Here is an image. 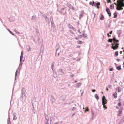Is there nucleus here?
Listing matches in <instances>:
<instances>
[{
  "label": "nucleus",
  "mask_w": 124,
  "mask_h": 124,
  "mask_svg": "<svg viewBox=\"0 0 124 124\" xmlns=\"http://www.w3.org/2000/svg\"><path fill=\"white\" fill-rule=\"evenodd\" d=\"M84 11H82V12L80 13V14L79 15V18L80 19H81V17L83 16V14L84 13Z\"/></svg>",
  "instance_id": "obj_19"
},
{
  "label": "nucleus",
  "mask_w": 124,
  "mask_h": 124,
  "mask_svg": "<svg viewBox=\"0 0 124 124\" xmlns=\"http://www.w3.org/2000/svg\"><path fill=\"white\" fill-rule=\"evenodd\" d=\"M62 122V121L61 122H57L54 123V124H61V123Z\"/></svg>",
  "instance_id": "obj_41"
},
{
  "label": "nucleus",
  "mask_w": 124,
  "mask_h": 124,
  "mask_svg": "<svg viewBox=\"0 0 124 124\" xmlns=\"http://www.w3.org/2000/svg\"><path fill=\"white\" fill-rule=\"evenodd\" d=\"M26 92V90L23 87L22 89V92L21 94H25V92Z\"/></svg>",
  "instance_id": "obj_9"
},
{
  "label": "nucleus",
  "mask_w": 124,
  "mask_h": 124,
  "mask_svg": "<svg viewBox=\"0 0 124 124\" xmlns=\"http://www.w3.org/2000/svg\"><path fill=\"white\" fill-rule=\"evenodd\" d=\"M116 68L117 70H121V65H119L117 67V66H116Z\"/></svg>",
  "instance_id": "obj_17"
},
{
  "label": "nucleus",
  "mask_w": 124,
  "mask_h": 124,
  "mask_svg": "<svg viewBox=\"0 0 124 124\" xmlns=\"http://www.w3.org/2000/svg\"><path fill=\"white\" fill-rule=\"evenodd\" d=\"M81 84L80 83H78L76 85L77 86H76L77 87H79V86H81Z\"/></svg>",
  "instance_id": "obj_33"
},
{
  "label": "nucleus",
  "mask_w": 124,
  "mask_h": 124,
  "mask_svg": "<svg viewBox=\"0 0 124 124\" xmlns=\"http://www.w3.org/2000/svg\"><path fill=\"white\" fill-rule=\"evenodd\" d=\"M88 110H89V109H88V107H86V108L85 109V113L87 111H88Z\"/></svg>",
  "instance_id": "obj_39"
},
{
  "label": "nucleus",
  "mask_w": 124,
  "mask_h": 124,
  "mask_svg": "<svg viewBox=\"0 0 124 124\" xmlns=\"http://www.w3.org/2000/svg\"><path fill=\"white\" fill-rule=\"evenodd\" d=\"M113 15L114 16L113 18H116L117 17V12H115L114 13Z\"/></svg>",
  "instance_id": "obj_25"
},
{
  "label": "nucleus",
  "mask_w": 124,
  "mask_h": 124,
  "mask_svg": "<svg viewBox=\"0 0 124 124\" xmlns=\"http://www.w3.org/2000/svg\"><path fill=\"white\" fill-rule=\"evenodd\" d=\"M113 69L112 68H109V70L110 71H113Z\"/></svg>",
  "instance_id": "obj_45"
},
{
  "label": "nucleus",
  "mask_w": 124,
  "mask_h": 124,
  "mask_svg": "<svg viewBox=\"0 0 124 124\" xmlns=\"http://www.w3.org/2000/svg\"><path fill=\"white\" fill-rule=\"evenodd\" d=\"M70 25L71 26V27H70V28L73 30H74L75 31H76V29L74 27H73V26H72L71 25H70Z\"/></svg>",
  "instance_id": "obj_40"
},
{
  "label": "nucleus",
  "mask_w": 124,
  "mask_h": 124,
  "mask_svg": "<svg viewBox=\"0 0 124 124\" xmlns=\"http://www.w3.org/2000/svg\"><path fill=\"white\" fill-rule=\"evenodd\" d=\"M32 111L34 114H35L36 113V111L34 107H32Z\"/></svg>",
  "instance_id": "obj_35"
},
{
  "label": "nucleus",
  "mask_w": 124,
  "mask_h": 124,
  "mask_svg": "<svg viewBox=\"0 0 124 124\" xmlns=\"http://www.w3.org/2000/svg\"><path fill=\"white\" fill-rule=\"evenodd\" d=\"M22 99L24 101L25 100L26 96L25 94H22Z\"/></svg>",
  "instance_id": "obj_8"
},
{
  "label": "nucleus",
  "mask_w": 124,
  "mask_h": 124,
  "mask_svg": "<svg viewBox=\"0 0 124 124\" xmlns=\"http://www.w3.org/2000/svg\"><path fill=\"white\" fill-rule=\"evenodd\" d=\"M55 99H51L50 101L52 102V103H53L54 102V100Z\"/></svg>",
  "instance_id": "obj_47"
},
{
  "label": "nucleus",
  "mask_w": 124,
  "mask_h": 124,
  "mask_svg": "<svg viewBox=\"0 0 124 124\" xmlns=\"http://www.w3.org/2000/svg\"><path fill=\"white\" fill-rule=\"evenodd\" d=\"M50 20L51 22H53V17L52 16H51L50 17Z\"/></svg>",
  "instance_id": "obj_37"
},
{
  "label": "nucleus",
  "mask_w": 124,
  "mask_h": 124,
  "mask_svg": "<svg viewBox=\"0 0 124 124\" xmlns=\"http://www.w3.org/2000/svg\"><path fill=\"white\" fill-rule=\"evenodd\" d=\"M122 30H118L117 31V33L118 34H121L122 33Z\"/></svg>",
  "instance_id": "obj_13"
},
{
  "label": "nucleus",
  "mask_w": 124,
  "mask_h": 124,
  "mask_svg": "<svg viewBox=\"0 0 124 124\" xmlns=\"http://www.w3.org/2000/svg\"><path fill=\"white\" fill-rule=\"evenodd\" d=\"M22 67H21V66H20L19 65V67L18 69H17L16 70L15 73V81L16 79V77L17 76V73L18 72V69H19V70H20V69H21V68Z\"/></svg>",
  "instance_id": "obj_3"
},
{
  "label": "nucleus",
  "mask_w": 124,
  "mask_h": 124,
  "mask_svg": "<svg viewBox=\"0 0 124 124\" xmlns=\"http://www.w3.org/2000/svg\"><path fill=\"white\" fill-rule=\"evenodd\" d=\"M44 46L43 45H42L41 46L40 49L43 50Z\"/></svg>",
  "instance_id": "obj_46"
},
{
  "label": "nucleus",
  "mask_w": 124,
  "mask_h": 124,
  "mask_svg": "<svg viewBox=\"0 0 124 124\" xmlns=\"http://www.w3.org/2000/svg\"><path fill=\"white\" fill-rule=\"evenodd\" d=\"M58 72H62L63 73H64V72L62 71V69H60L59 70Z\"/></svg>",
  "instance_id": "obj_42"
},
{
  "label": "nucleus",
  "mask_w": 124,
  "mask_h": 124,
  "mask_svg": "<svg viewBox=\"0 0 124 124\" xmlns=\"http://www.w3.org/2000/svg\"><path fill=\"white\" fill-rule=\"evenodd\" d=\"M76 108L75 107H73L71 108V111H73L75 110L76 109Z\"/></svg>",
  "instance_id": "obj_43"
},
{
  "label": "nucleus",
  "mask_w": 124,
  "mask_h": 124,
  "mask_svg": "<svg viewBox=\"0 0 124 124\" xmlns=\"http://www.w3.org/2000/svg\"><path fill=\"white\" fill-rule=\"evenodd\" d=\"M116 60L118 62L120 61H121V60L119 59H116Z\"/></svg>",
  "instance_id": "obj_55"
},
{
  "label": "nucleus",
  "mask_w": 124,
  "mask_h": 124,
  "mask_svg": "<svg viewBox=\"0 0 124 124\" xmlns=\"http://www.w3.org/2000/svg\"><path fill=\"white\" fill-rule=\"evenodd\" d=\"M77 43L78 44H82L83 42L81 41L78 40L77 41Z\"/></svg>",
  "instance_id": "obj_34"
},
{
  "label": "nucleus",
  "mask_w": 124,
  "mask_h": 124,
  "mask_svg": "<svg viewBox=\"0 0 124 124\" xmlns=\"http://www.w3.org/2000/svg\"><path fill=\"white\" fill-rule=\"evenodd\" d=\"M118 4V6L120 7H124V3L122 1H119V3Z\"/></svg>",
  "instance_id": "obj_2"
},
{
  "label": "nucleus",
  "mask_w": 124,
  "mask_h": 124,
  "mask_svg": "<svg viewBox=\"0 0 124 124\" xmlns=\"http://www.w3.org/2000/svg\"><path fill=\"white\" fill-rule=\"evenodd\" d=\"M97 5H100V2H97Z\"/></svg>",
  "instance_id": "obj_62"
},
{
  "label": "nucleus",
  "mask_w": 124,
  "mask_h": 124,
  "mask_svg": "<svg viewBox=\"0 0 124 124\" xmlns=\"http://www.w3.org/2000/svg\"><path fill=\"white\" fill-rule=\"evenodd\" d=\"M114 6L113 4H111L110 5V8L111 9H112L114 8Z\"/></svg>",
  "instance_id": "obj_31"
},
{
  "label": "nucleus",
  "mask_w": 124,
  "mask_h": 124,
  "mask_svg": "<svg viewBox=\"0 0 124 124\" xmlns=\"http://www.w3.org/2000/svg\"><path fill=\"white\" fill-rule=\"evenodd\" d=\"M100 15H101V16L100 17V20H103L104 18V16L101 13L100 14Z\"/></svg>",
  "instance_id": "obj_15"
},
{
  "label": "nucleus",
  "mask_w": 124,
  "mask_h": 124,
  "mask_svg": "<svg viewBox=\"0 0 124 124\" xmlns=\"http://www.w3.org/2000/svg\"><path fill=\"white\" fill-rule=\"evenodd\" d=\"M82 35L83 36V37L84 38H85L87 37V36H86V34H85L84 33H83Z\"/></svg>",
  "instance_id": "obj_44"
},
{
  "label": "nucleus",
  "mask_w": 124,
  "mask_h": 124,
  "mask_svg": "<svg viewBox=\"0 0 124 124\" xmlns=\"http://www.w3.org/2000/svg\"><path fill=\"white\" fill-rule=\"evenodd\" d=\"M59 48V46H58V47H57V48H56V53L57 52V51H58V50Z\"/></svg>",
  "instance_id": "obj_53"
},
{
  "label": "nucleus",
  "mask_w": 124,
  "mask_h": 124,
  "mask_svg": "<svg viewBox=\"0 0 124 124\" xmlns=\"http://www.w3.org/2000/svg\"><path fill=\"white\" fill-rule=\"evenodd\" d=\"M94 6H96L97 5V3L95 2H94Z\"/></svg>",
  "instance_id": "obj_57"
},
{
  "label": "nucleus",
  "mask_w": 124,
  "mask_h": 124,
  "mask_svg": "<svg viewBox=\"0 0 124 124\" xmlns=\"http://www.w3.org/2000/svg\"><path fill=\"white\" fill-rule=\"evenodd\" d=\"M106 11L107 14L108 15L109 17H110L111 16V13L110 12V10L109 8L106 7Z\"/></svg>",
  "instance_id": "obj_4"
},
{
  "label": "nucleus",
  "mask_w": 124,
  "mask_h": 124,
  "mask_svg": "<svg viewBox=\"0 0 124 124\" xmlns=\"http://www.w3.org/2000/svg\"><path fill=\"white\" fill-rule=\"evenodd\" d=\"M7 29L9 32L12 35L14 36H15V35L13 33V32L11 31L9 29L7 28Z\"/></svg>",
  "instance_id": "obj_23"
},
{
  "label": "nucleus",
  "mask_w": 124,
  "mask_h": 124,
  "mask_svg": "<svg viewBox=\"0 0 124 124\" xmlns=\"http://www.w3.org/2000/svg\"><path fill=\"white\" fill-rule=\"evenodd\" d=\"M40 38L39 37H38V39H37V41H38V42H39V40H40Z\"/></svg>",
  "instance_id": "obj_61"
},
{
  "label": "nucleus",
  "mask_w": 124,
  "mask_h": 124,
  "mask_svg": "<svg viewBox=\"0 0 124 124\" xmlns=\"http://www.w3.org/2000/svg\"><path fill=\"white\" fill-rule=\"evenodd\" d=\"M9 20L11 22H13L14 21V18L12 17H9L8 18Z\"/></svg>",
  "instance_id": "obj_20"
},
{
  "label": "nucleus",
  "mask_w": 124,
  "mask_h": 124,
  "mask_svg": "<svg viewBox=\"0 0 124 124\" xmlns=\"http://www.w3.org/2000/svg\"><path fill=\"white\" fill-rule=\"evenodd\" d=\"M8 117L7 120V124H11L10 118L9 116V113L8 112Z\"/></svg>",
  "instance_id": "obj_5"
},
{
  "label": "nucleus",
  "mask_w": 124,
  "mask_h": 124,
  "mask_svg": "<svg viewBox=\"0 0 124 124\" xmlns=\"http://www.w3.org/2000/svg\"><path fill=\"white\" fill-rule=\"evenodd\" d=\"M118 89V92H120L121 91V89H120V87L119 86L118 87L116 88V89L117 90Z\"/></svg>",
  "instance_id": "obj_28"
},
{
  "label": "nucleus",
  "mask_w": 124,
  "mask_h": 124,
  "mask_svg": "<svg viewBox=\"0 0 124 124\" xmlns=\"http://www.w3.org/2000/svg\"><path fill=\"white\" fill-rule=\"evenodd\" d=\"M70 32L71 33H72V34H73V35H75V34L74 33L71 31H70Z\"/></svg>",
  "instance_id": "obj_54"
},
{
  "label": "nucleus",
  "mask_w": 124,
  "mask_h": 124,
  "mask_svg": "<svg viewBox=\"0 0 124 124\" xmlns=\"http://www.w3.org/2000/svg\"><path fill=\"white\" fill-rule=\"evenodd\" d=\"M108 42H112V39H109L108 40Z\"/></svg>",
  "instance_id": "obj_38"
},
{
  "label": "nucleus",
  "mask_w": 124,
  "mask_h": 124,
  "mask_svg": "<svg viewBox=\"0 0 124 124\" xmlns=\"http://www.w3.org/2000/svg\"><path fill=\"white\" fill-rule=\"evenodd\" d=\"M36 16L33 15L32 16L31 20H34V21H36Z\"/></svg>",
  "instance_id": "obj_11"
},
{
  "label": "nucleus",
  "mask_w": 124,
  "mask_h": 124,
  "mask_svg": "<svg viewBox=\"0 0 124 124\" xmlns=\"http://www.w3.org/2000/svg\"><path fill=\"white\" fill-rule=\"evenodd\" d=\"M116 9L117 10H121V8H119L118 7H116Z\"/></svg>",
  "instance_id": "obj_51"
},
{
  "label": "nucleus",
  "mask_w": 124,
  "mask_h": 124,
  "mask_svg": "<svg viewBox=\"0 0 124 124\" xmlns=\"http://www.w3.org/2000/svg\"><path fill=\"white\" fill-rule=\"evenodd\" d=\"M59 46V44L58 43L55 46V47H58V46Z\"/></svg>",
  "instance_id": "obj_58"
},
{
  "label": "nucleus",
  "mask_w": 124,
  "mask_h": 124,
  "mask_svg": "<svg viewBox=\"0 0 124 124\" xmlns=\"http://www.w3.org/2000/svg\"><path fill=\"white\" fill-rule=\"evenodd\" d=\"M113 40V41H114L115 40H116V39L115 37H113V38L112 39V40Z\"/></svg>",
  "instance_id": "obj_56"
},
{
  "label": "nucleus",
  "mask_w": 124,
  "mask_h": 124,
  "mask_svg": "<svg viewBox=\"0 0 124 124\" xmlns=\"http://www.w3.org/2000/svg\"><path fill=\"white\" fill-rule=\"evenodd\" d=\"M94 1H93L92 2L91 1L89 3V4L90 5H91L92 6H93L94 5Z\"/></svg>",
  "instance_id": "obj_22"
},
{
  "label": "nucleus",
  "mask_w": 124,
  "mask_h": 124,
  "mask_svg": "<svg viewBox=\"0 0 124 124\" xmlns=\"http://www.w3.org/2000/svg\"><path fill=\"white\" fill-rule=\"evenodd\" d=\"M51 28H53L54 29L55 27V25L54 23V22H51Z\"/></svg>",
  "instance_id": "obj_16"
},
{
  "label": "nucleus",
  "mask_w": 124,
  "mask_h": 124,
  "mask_svg": "<svg viewBox=\"0 0 124 124\" xmlns=\"http://www.w3.org/2000/svg\"><path fill=\"white\" fill-rule=\"evenodd\" d=\"M117 93L116 92L113 94V95L115 98L116 99L117 98Z\"/></svg>",
  "instance_id": "obj_18"
},
{
  "label": "nucleus",
  "mask_w": 124,
  "mask_h": 124,
  "mask_svg": "<svg viewBox=\"0 0 124 124\" xmlns=\"http://www.w3.org/2000/svg\"><path fill=\"white\" fill-rule=\"evenodd\" d=\"M53 77L55 78H56L57 77V75L56 72H53Z\"/></svg>",
  "instance_id": "obj_12"
},
{
  "label": "nucleus",
  "mask_w": 124,
  "mask_h": 124,
  "mask_svg": "<svg viewBox=\"0 0 124 124\" xmlns=\"http://www.w3.org/2000/svg\"><path fill=\"white\" fill-rule=\"evenodd\" d=\"M22 60L20 59V64H19V66H21V67H22V65L23 63V62H22Z\"/></svg>",
  "instance_id": "obj_29"
},
{
  "label": "nucleus",
  "mask_w": 124,
  "mask_h": 124,
  "mask_svg": "<svg viewBox=\"0 0 124 124\" xmlns=\"http://www.w3.org/2000/svg\"><path fill=\"white\" fill-rule=\"evenodd\" d=\"M23 51H22L21 53V55L20 57V59L22 60L23 58Z\"/></svg>",
  "instance_id": "obj_14"
},
{
  "label": "nucleus",
  "mask_w": 124,
  "mask_h": 124,
  "mask_svg": "<svg viewBox=\"0 0 124 124\" xmlns=\"http://www.w3.org/2000/svg\"><path fill=\"white\" fill-rule=\"evenodd\" d=\"M54 62H53L52 64V65L51 68L52 69V70L53 71H54L53 68L54 66Z\"/></svg>",
  "instance_id": "obj_30"
},
{
  "label": "nucleus",
  "mask_w": 124,
  "mask_h": 124,
  "mask_svg": "<svg viewBox=\"0 0 124 124\" xmlns=\"http://www.w3.org/2000/svg\"><path fill=\"white\" fill-rule=\"evenodd\" d=\"M122 99L119 98L118 99V101H119L118 102H121L122 101Z\"/></svg>",
  "instance_id": "obj_50"
},
{
  "label": "nucleus",
  "mask_w": 124,
  "mask_h": 124,
  "mask_svg": "<svg viewBox=\"0 0 124 124\" xmlns=\"http://www.w3.org/2000/svg\"><path fill=\"white\" fill-rule=\"evenodd\" d=\"M105 98H106L104 96H103L102 97V101H103V100H104V99H106Z\"/></svg>",
  "instance_id": "obj_48"
},
{
  "label": "nucleus",
  "mask_w": 124,
  "mask_h": 124,
  "mask_svg": "<svg viewBox=\"0 0 124 124\" xmlns=\"http://www.w3.org/2000/svg\"><path fill=\"white\" fill-rule=\"evenodd\" d=\"M118 51H116L115 53H114V55L115 56H117L118 55Z\"/></svg>",
  "instance_id": "obj_36"
},
{
  "label": "nucleus",
  "mask_w": 124,
  "mask_h": 124,
  "mask_svg": "<svg viewBox=\"0 0 124 124\" xmlns=\"http://www.w3.org/2000/svg\"><path fill=\"white\" fill-rule=\"evenodd\" d=\"M45 124H49V123L48 122H47V121H45Z\"/></svg>",
  "instance_id": "obj_64"
},
{
  "label": "nucleus",
  "mask_w": 124,
  "mask_h": 124,
  "mask_svg": "<svg viewBox=\"0 0 124 124\" xmlns=\"http://www.w3.org/2000/svg\"><path fill=\"white\" fill-rule=\"evenodd\" d=\"M92 91L93 92H94L96 91V90L95 89H92Z\"/></svg>",
  "instance_id": "obj_63"
},
{
  "label": "nucleus",
  "mask_w": 124,
  "mask_h": 124,
  "mask_svg": "<svg viewBox=\"0 0 124 124\" xmlns=\"http://www.w3.org/2000/svg\"><path fill=\"white\" fill-rule=\"evenodd\" d=\"M65 8V7L61 9V11H62L63 10H64Z\"/></svg>",
  "instance_id": "obj_60"
},
{
  "label": "nucleus",
  "mask_w": 124,
  "mask_h": 124,
  "mask_svg": "<svg viewBox=\"0 0 124 124\" xmlns=\"http://www.w3.org/2000/svg\"><path fill=\"white\" fill-rule=\"evenodd\" d=\"M103 105V108H104L105 109L107 108V107L106 105Z\"/></svg>",
  "instance_id": "obj_52"
},
{
  "label": "nucleus",
  "mask_w": 124,
  "mask_h": 124,
  "mask_svg": "<svg viewBox=\"0 0 124 124\" xmlns=\"http://www.w3.org/2000/svg\"><path fill=\"white\" fill-rule=\"evenodd\" d=\"M13 120H16L17 118V117H16V116H17V114H16L15 113H14L13 114Z\"/></svg>",
  "instance_id": "obj_6"
},
{
  "label": "nucleus",
  "mask_w": 124,
  "mask_h": 124,
  "mask_svg": "<svg viewBox=\"0 0 124 124\" xmlns=\"http://www.w3.org/2000/svg\"><path fill=\"white\" fill-rule=\"evenodd\" d=\"M66 5L68 7H69L70 8H71V7L72 6V5L70 3H67L66 4Z\"/></svg>",
  "instance_id": "obj_27"
},
{
  "label": "nucleus",
  "mask_w": 124,
  "mask_h": 124,
  "mask_svg": "<svg viewBox=\"0 0 124 124\" xmlns=\"http://www.w3.org/2000/svg\"><path fill=\"white\" fill-rule=\"evenodd\" d=\"M26 48L27 50L28 51H29L31 50V48L28 45L27 46H26Z\"/></svg>",
  "instance_id": "obj_32"
},
{
  "label": "nucleus",
  "mask_w": 124,
  "mask_h": 124,
  "mask_svg": "<svg viewBox=\"0 0 124 124\" xmlns=\"http://www.w3.org/2000/svg\"><path fill=\"white\" fill-rule=\"evenodd\" d=\"M118 42L119 40L116 39V40L113 41V43H111V48L114 50L117 49L118 47L119 44L117 43Z\"/></svg>",
  "instance_id": "obj_1"
},
{
  "label": "nucleus",
  "mask_w": 124,
  "mask_h": 124,
  "mask_svg": "<svg viewBox=\"0 0 124 124\" xmlns=\"http://www.w3.org/2000/svg\"><path fill=\"white\" fill-rule=\"evenodd\" d=\"M117 105L119 107H120L121 105V102H118L117 104Z\"/></svg>",
  "instance_id": "obj_49"
},
{
  "label": "nucleus",
  "mask_w": 124,
  "mask_h": 124,
  "mask_svg": "<svg viewBox=\"0 0 124 124\" xmlns=\"http://www.w3.org/2000/svg\"><path fill=\"white\" fill-rule=\"evenodd\" d=\"M40 13L42 14V16L45 18V20L46 19L49 20L48 18L47 17V16L45 14H43V13L41 12H40Z\"/></svg>",
  "instance_id": "obj_7"
},
{
  "label": "nucleus",
  "mask_w": 124,
  "mask_h": 124,
  "mask_svg": "<svg viewBox=\"0 0 124 124\" xmlns=\"http://www.w3.org/2000/svg\"><path fill=\"white\" fill-rule=\"evenodd\" d=\"M107 100L106 99H104L103 100V101H102V105H105L107 103Z\"/></svg>",
  "instance_id": "obj_10"
},
{
  "label": "nucleus",
  "mask_w": 124,
  "mask_h": 124,
  "mask_svg": "<svg viewBox=\"0 0 124 124\" xmlns=\"http://www.w3.org/2000/svg\"><path fill=\"white\" fill-rule=\"evenodd\" d=\"M123 108H122V107L121 108V109H119L118 110V113H119L121 114L122 112V110H123Z\"/></svg>",
  "instance_id": "obj_21"
},
{
  "label": "nucleus",
  "mask_w": 124,
  "mask_h": 124,
  "mask_svg": "<svg viewBox=\"0 0 124 124\" xmlns=\"http://www.w3.org/2000/svg\"><path fill=\"white\" fill-rule=\"evenodd\" d=\"M43 50L40 49V53L39 54V55H40L41 57L43 54Z\"/></svg>",
  "instance_id": "obj_26"
},
{
  "label": "nucleus",
  "mask_w": 124,
  "mask_h": 124,
  "mask_svg": "<svg viewBox=\"0 0 124 124\" xmlns=\"http://www.w3.org/2000/svg\"><path fill=\"white\" fill-rule=\"evenodd\" d=\"M108 86L109 88H110L111 87V85H108Z\"/></svg>",
  "instance_id": "obj_59"
},
{
  "label": "nucleus",
  "mask_w": 124,
  "mask_h": 124,
  "mask_svg": "<svg viewBox=\"0 0 124 124\" xmlns=\"http://www.w3.org/2000/svg\"><path fill=\"white\" fill-rule=\"evenodd\" d=\"M94 97L97 100L99 99V97L98 96L97 94H96L94 95Z\"/></svg>",
  "instance_id": "obj_24"
}]
</instances>
